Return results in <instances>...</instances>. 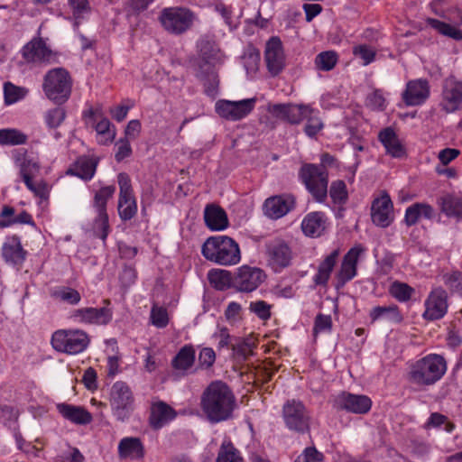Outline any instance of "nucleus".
Listing matches in <instances>:
<instances>
[{
	"label": "nucleus",
	"mask_w": 462,
	"mask_h": 462,
	"mask_svg": "<svg viewBox=\"0 0 462 462\" xmlns=\"http://www.w3.org/2000/svg\"><path fill=\"white\" fill-rule=\"evenodd\" d=\"M334 407L355 414H365L371 410L372 400L364 394L343 392L335 398Z\"/></svg>",
	"instance_id": "obj_18"
},
{
	"label": "nucleus",
	"mask_w": 462,
	"mask_h": 462,
	"mask_svg": "<svg viewBox=\"0 0 462 462\" xmlns=\"http://www.w3.org/2000/svg\"><path fill=\"white\" fill-rule=\"evenodd\" d=\"M198 55L193 62L196 76L205 87L207 95L217 94L219 79L216 67L224 61V54L212 37L202 36L197 42Z\"/></svg>",
	"instance_id": "obj_1"
},
{
	"label": "nucleus",
	"mask_w": 462,
	"mask_h": 462,
	"mask_svg": "<svg viewBox=\"0 0 462 462\" xmlns=\"http://www.w3.org/2000/svg\"><path fill=\"white\" fill-rule=\"evenodd\" d=\"M201 254L207 260L225 266L235 265L241 260L238 244L226 236L208 238L202 245Z\"/></svg>",
	"instance_id": "obj_3"
},
{
	"label": "nucleus",
	"mask_w": 462,
	"mask_h": 462,
	"mask_svg": "<svg viewBox=\"0 0 462 462\" xmlns=\"http://www.w3.org/2000/svg\"><path fill=\"white\" fill-rule=\"evenodd\" d=\"M150 319L153 326L158 328H163L169 324V316L167 310L163 307L152 306L150 314Z\"/></svg>",
	"instance_id": "obj_54"
},
{
	"label": "nucleus",
	"mask_w": 462,
	"mask_h": 462,
	"mask_svg": "<svg viewBox=\"0 0 462 462\" xmlns=\"http://www.w3.org/2000/svg\"><path fill=\"white\" fill-rule=\"evenodd\" d=\"M427 23L429 25L445 36L450 37L457 41L462 40V31L455 26L434 18H429Z\"/></svg>",
	"instance_id": "obj_46"
},
{
	"label": "nucleus",
	"mask_w": 462,
	"mask_h": 462,
	"mask_svg": "<svg viewBox=\"0 0 462 462\" xmlns=\"http://www.w3.org/2000/svg\"><path fill=\"white\" fill-rule=\"evenodd\" d=\"M51 343L58 352L77 355L87 349L90 338L81 329H60L52 334Z\"/></svg>",
	"instance_id": "obj_7"
},
{
	"label": "nucleus",
	"mask_w": 462,
	"mask_h": 462,
	"mask_svg": "<svg viewBox=\"0 0 462 462\" xmlns=\"http://www.w3.org/2000/svg\"><path fill=\"white\" fill-rule=\"evenodd\" d=\"M299 177L317 202L322 203L327 199L328 173L324 164L304 163Z\"/></svg>",
	"instance_id": "obj_5"
},
{
	"label": "nucleus",
	"mask_w": 462,
	"mask_h": 462,
	"mask_svg": "<svg viewBox=\"0 0 462 462\" xmlns=\"http://www.w3.org/2000/svg\"><path fill=\"white\" fill-rule=\"evenodd\" d=\"M195 362V349L191 345L182 346L171 361V365L176 370L186 371Z\"/></svg>",
	"instance_id": "obj_41"
},
{
	"label": "nucleus",
	"mask_w": 462,
	"mask_h": 462,
	"mask_svg": "<svg viewBox=\"0 0 462 462\" xmlns=\"http://www.w3.org/2000/svg\"><path fill=\"white\" fill-rule=\"evenodd\" d=\"M233 289L240 292L255 291L265 280V273L258 268L243 265L234 273Z\"/></svg>",
	"instance_id": "obj_16"
},
{
	"label": "nucleus",
	"mask_w": 462,
	"mask_h": 462,
	"mask_svg": "<svg viewBox=\"0 0 462 462\" xmlns=\"http://www.w3.org/2000/svg\"><path fill=\"white\" fill-rule=\"evenodd\" d=\"M194 14L182 7H168L162 10L159 21L165 31L171 34H182L194 21Z\"/></svg>",
	"instance_id": "obj_9"
},
{
	"label": "nucleus",
	"mask_w": 462,
	"mask_h": 462,
	"mask_svg": "<svg viewBox=\"0 0 462 462\" xmlns=\"http://www.w3.org/2000/svg\"><path fill=\"white\" fill-rule=\"evenodd\" d=\"M71 318L80 323L106 325L112 319V311L106 307L81 308L73 310Z\"/></svg>",
	"instance_id": "obj_22"
},
{
	"label": "nucleus",
	"mask_w": 462,
	"mask_h": 462,
	"mask_svg": "<svg viewBox=\"0 0 462 462\" xmlns=\"http://www.w3.org/2000/svg\"><path fill=\"white\" fill-rule=\"evenodd\" d=\"M15 163L20 169L23 180H26V177L32 179L33 174L36 173L40 168L35 161L27 157H23V160L17 157Z\"/></svg>",
	"instance_id": "obj_52"
},
{
	"label": "nucleus",
	"mask_w": 462,
	"mask_h": 462,
	"mask_svg": "<svg viewBox=\"0 0 462 462\" xmlns=\"http://www.w3.org/2000/svg\"><path fill=\"white\" fill-rule=\"evenodd\" d=\"M117 181L119 185L118 213L122 220H130L137 212L131 179L127 173L121 172L117 175Z\"/></svg>",
	"instance_id": "obj_15"
},
{
	"label": "nucleus",
	"mask_w": 462,
	"mask_h": 462,
	"mask_svg": "<svg viewBox=\"0 0 462 462\" xmlns=\"http://www.w3.org/2000/svg\"><path fill=\"white\" fill-rule=\"evenodd\" d=\"M26 255L27 252L23 249L18 236L14 235L5 238L2 245V257L5 263L20 265L25 261Z\"/></svg>",
	"instance_id": "obj_27"
},
{
	"label": "nucleus",
	"mask_w": 462,
	"mask_h": 462,
	"mask_svg": "<svg viewBox=\"0 0 462 462\" xmlns=\"http://www.w3.org/2000/svg\"><path fill=\"white\" fill-rule=\"evenodd\" d=\"M353 54L361 59L363 64L366 66L374 60L376 51L367 44H360L353 48Z\"/></svg>",
	"instance_id": "obj_55"
},
{
	"label": "nucleus",
	"mask_w": 462,
	"mask_h": 462,
	"mask_svg": "<svg viewBox=\"0 0 462 462\" xmlns=\"http://www.w3.org/2000/svg\"><path fill=\"white\" fill-rule=\"evenodd\" d=\"M292 196L280 195L267 199L263 204L264 214L273 219L285 216L294 207Z\"/></svg>",
	"instance_id": "obj_26"
},
{
	"label": "nucleus",
	"mask_w": 462,
	"mask_h": 462,
	"mask_svg": "<svg viewBox=\"0 0 462 462\" xmlns=\"http://www.w3.org/2000/svg\"><path fill=\"white\" fill-rule=\"evenodd\" d=\"M304 119L307 120L306 125L304 126V133L309 137H315L319 132H320L324 126L320 117L319 116V112L311 107V112L308 113V115L304 116Z\"/></svg>",
	"instance_id": "obj_47"
},
{
	"label": "nucleus",
	"mask_w": 462,
	"mask_h": 462,
	"mask_svg": "<svg viewBox=\"0 0 462 462\" xmlns=\"http://www.w3.org/2000/svg\"><path fill=\"white\" fill-rule=\"evenodd\" d=\"M200 406L212 423L229 420L236 406V400L231 388L224 382H211L200 398Z\"/></svg>",
	"instance_id": "obj_2"
},
{
	"label": "nucleus",
	"mask_w": 462,
	"mask_h": 462,
	"mask_svg": "<svg viewBox=\"0 0 462 462\" xmlns=\"http://www.w3.org/2000/svg\"><path fill=\"white\" fill-rule=\"evenodd\" d=\"M435 217V209L427 203H414L408 207L405 211L404 222L408 226H414L423 217L432 219Z\"/></svg>",
	"instance_id": "obj_36"
},
{
	"label": "nucleus",
	"mask_w": 462,
	"mask_h": 462,
	"mask_svg": "<svg viewBox=\"0 0 462 462\" xmlns=\"http://www.w3.org/2000/svg\"><path fill=\"white\" fill-rule=\"evenodd\" d=\"M58 411L68 420L79 425H86L92 421V415L85 408L68 403L57 405Z\"/></svg>",
	"instance_id": "obj_33"
},
{
	"label": "nucleus",
	"mask_w": 462,
	"mask_h": 462,
	"mask_svg": "<svg viewBox=\"0 0 462 462\" xmlns=\"http://www.w3.org/2000/svg\"><path fill=\"white\" fill-rule=\"evenodd\" d=\"M369 317L372 323L383 319L397 324L403 320V317L398 306L394 304L389 306H376L370 310Z\"/></svg>",
	"instance_id": "obj_39"
},
{
	"label": "nucleus",
	"mask_w": 462,
	"mask_h": 462,
	"mask_svg": "<svg viewBox=\"0 0 462 462\" xmlns=\"http://www.w3.org/2000/svg\"><path fill=\"white\" fill-rule=\"evenodd\" d=\"M265 254L268 265L280 273L288 267L292 260V250L289 244L281 238H274L265 244Z\"/></svg>",
	"instance_id": "obj_12"
},
{
	"label": "nucleus",
	"mask_w": 462,
	"mask_h": 462,
	"mask_svg": "<svg viewBox=\"0 0 462 462\" xmlns=\"http://www.w3.org/2000/svg\"><path fill=\"white\" fill-rule=\"evenodd\" d=\"M268 112L278 119L288 122L291 125H299L304 120V116L311 112L309 105L273 104L269 105Z\"/></svg>",
	"instance_id": "obj_19"
},
{
	"label": "nucleus",
	"mask_w": 462,
	"mask_h": 462,
	"mask_svg": "<svg viewBox=\"0 0 462 462\" xmlns=\"http://www.w3.org/2000/svg\"><path fill=\"white\" fill-rule=\"evenodd\" d=\"M26 187L34 193L35 196L41 199H47L49 196V189L45 182H33L32 178L26 177V180H23Z\"/></svg>",
	"instance_id": "obj_60"
},
{
	"label": "nucleus",
	"mask_w": 462,
	"mask_h": 462,
	"mask_svg": "<svg viewBox=\"0 0 462 462\" xmlns=\"http://www.w3.org/2000/svg\"><path fill=\"white\" fill-rule=\"evenodd\" d=\"M216 361V353L211 347H204L199 355V364L202 368H210Z\"/></svg>",
	"instance_id": "obj_64"
},
{
	"label": "nucleus",
	"mask_w": 462,
	"mask_h": 462,
	"mask_svg": "<svg viewBox=\"0 0 462 462\" xmlns=\"http://www.w3.org/2000/svg\"><path fill=\"white\" fill-rule=\"evenodd\" d=\"M444 282L454 292L462 293V273L460 272L445 274Z\"/></svg>",
	"instance_id": "obj_61"
},
{
	"label": "nucleus",
	"mask_w": 462,
	"mask_h": 462,
	"mask_svg": "<svg viewBox=\"0 0 462 462\" xmlns=\"http://www.w3.org/2000/svg\"><path fill=\"white\" fill-rule=\"evenodd\" d=\"M393 202L387 194L375 199L371 208L372 221L379 226L386 227L393 221Z\"/></svg>",
	"instance_id": "obj_25"
},
{
	"label": "nucleus",
	"mask_w": 462,
	"mask_h": 462,
	"mask_svg": "<svg viewBox=\"0 0 462 462\" xmlns=\"http://www.w3.org/2000/svg\"><path fill=\"white\" fill-rule=\"evenodd\" d=\"M462 103V82L453 78L447 79L443 85L440 106L447 113L456 111Z\"/></svg>",
	"instance_id": "obj_23"
},
{
	"label": "nucleus",
	"mask_w": 462,
	"mask_h": 462,
	"mask_svg": "<svg viewBox=\"0 0 462 462\" xmlns=\"http://www.w3.org/2000/svg\"><path fill=\"white\" fill-rule=\"evenodd\" d=\"M14 224H27L34 226V221L32 216L25 210L22 211L19 215L9 219H0V227H7Z\"/></svg>",
	"instance_id": "obj_58"
},
{
	"label": "nucleus",
	"mask_w": 462,
	"mask_h": 462,
	"mask_svg": "<svg viewBox=\"0 0 462 462\" xmlns=\"http://www.w3.org/2000/svg\"><path fill=\"white\" fill-rule=\"evenodd\" d=\"M225 318L231 324L239 321L242 319L241 305L236 301L230 302L225 310Z\"/></svg>",
	"instance_id": "obj_62"
},
{
	"label": "nucleus",
	"mask_w": 462,
	"mask_h": 462,
	"mask_svg": "<svg viewBox=\"0 0 462 462\" xmlns=\"http://www.w3.org/2000/svg\"><path fill=\"white\" fill-rule=\"evenodd\" d=\"M365 252V248L357 244L348 250L344 255L340 267L336 273L337 287H343L357 274V263L359 258Z\"/></svg>",
	"instance_id": "obj_17"
},
{
	"label": "nucleus",
	"mask_w": 462,
	"mask_h": 462,
	"mask_svg": "<svg viewBox=\"0 0 462 462\" xmlns=\"http://www.w3.org/2000/svg\"><path fill=\"white\" fill-rule=\"evenodd\" d=\"M339 254L340 250L338 248L335 249L319 263L318 272L313 277V282L316 285H327Z\"/></svg>",
	"instance_id": "obj_35"
},
{
	"label": "nucleus",
	"mask_w": 462,
	"mask_h": 462,
	"mask_svg": "<svg viewBox=\"0 0 462 462\" xmlns=\"http://www.w3.org/2000/svg\"><path fill=\"white\" fill-rule=\"evenodd\" d=\"M109 401L112 413L117 420L129 419L134 409V396L125 382L117 381L112 385Z\"/></svg>",
	"instance_id": "obj_8"
},
{
	"label": "nucleus",
	"mask_w": 462,
	"mask_h": 462,
	"mask_svg": "<svg viewBox=\"0 0 462 462\" xmlns=\"http://www.w3.org/2000/svg\"><path fill=\"white\" fill-rule=\"evenodd\" d=\"M72 80L64 68L50 69L43 78L42 89L45 96L58 105L64 104L70 97Z\"/></svg>",
	"instance_id": "obj_6"
},
{
	"label": "nucleus",
	"mask_w": 462,
	"mask_h": 462,
	"mask_svg": "<svg viewBox=\"0 0 462 462\" xmlns=\"http://www.w3.org/2000/svg\"><path fill=\"white\" fill-rule=\"evenodd\" d=\"M415 293V290L405 282H394L390 287V294L400 302H407Z\"/></svg>",
	"instance_id": "obj_48"
},
{
	"label": "nucleus",
	"mask_w": 462,
	"mask_h": 462,
	"mask_svg": "<svg viewBox=\"0 0 462 462\" xmlns=\"http://www.w3.org/2000/svg\"><path fill=\"white\" fill-rule=\"evenodd\" d=\"M210 284L218 291L233 288L234 274L227 270L212 269L208 273Z\"/></svg>",
	"instance_id": "obj_40"
},
{
	"label": "nucleus",
	"mask_w": 462,
	"mask_h": 462,
	"mask_svg": "<svg viewBox=\"0 0 462 462\" xmlns=\"http://www.w3.org/2000/svg\"><path fill=\"white\" fill-rule=\"evenodd\" d=\"M177 413L173 408L164 402H158L152 405L149 422L152 429L159 430L171 420Z\"/></svg>",
	"instance_id": "obj_30"
},
{
	"label": "nucleus",
	"mask_w": 462,
	"mask_h": 462,
	"mask_svg": "<svg viewBox=\"0 0 462 462\" xmlns=\"http://www.w3.org/2000/svg\"><path fill=\"white\" fill-rule=\"evenodd\" d=\"M86 116L89 117L91 125L97 132V143L103 145L111 143L116 138V132L109 119L103 116L98 118L97 113L92 109L88 110Z\"/></svg>",
	"instance_id": "obj_28"
},
{
	"label": "nucleus",
	"mask_w": 462,
	"mask_h": 462,
	"mask_svg": "<svg viewBox=\"0 0 462 462\" xmlns=\"http://www.w3.org/2000/svg\"><path fill=\"white\" fill-rule=\"evenodd\" d=\"M406 106H415L423 104L430 96V85L426 79H415L407 83L402 93Z\"/></svg>",
	"instance_id": "obj_24"
},
{
	"label": "nucleus",
	"mask_w": 462,
	"mask_h": 462,
	"mask_svg": "<svg viewBox=\"0 0 462 462\" xmlns=\"http://www.w3.org/2000/svg\"><path fill=\"white\" fill-rule=\"evenodd\" d=\"M264 59L267 69L273 77L279 75L283 70L285 56L279 37L273 36L266 42Z\"/></svg>",
	"instance_id": "obj_21"
},
{
	"label": "nucleus",
	"mask_w": 462,
	"mask_h": 462,
	"mask_svg": "<svg viewBox=\"0 0 462 462\" xmlns=\"http://www.w3.org/2000/svg\"><path fill=\"white\" fill-rule=\"evenodd\" d=\"M378 139L383 145L386 153L393 158L401 159L406 156L405 147L393 128L386 127L380 131Z\"/></svg>",
	"instance_id": "obj_29"
},
{
	"label": "nucleus",
	"mask_w": 462,
	"mask_h": 462,
	"mask_svg": "<svg viewBox=\"0 0 462 462\" xmlns=\"http://www.w3.org/2000/svg\"><path fill=\"white\" fill-rule=\"evenodd\" d=\"M282 417L286 427L290 430L304 434L310 429V415L304 404L296 400L284 403Z\"/></svg>",
	"instance_id": "obj_10"
},
{
	"label": "nucleus",
	"mask_w": 462,
	"mask_h": 462,
	"mask_svg": "<svg viewBox=\"0 0 462 462\" xmlns=\"http://www.w3.org/2000/svg\"><path fill=\"white\" fill-rule=\"evenodd\" d=\"M256 98H246L239 101L220 99L216 103L217 115L229 121H238L247 116L254 108Z\"/></svg>",
	"instance_id": "obj_14"
},
{
	"label": "nucleus",
	"mask_w": 462,
	"mask_h": 462,
	"mask_svg": "<svg viewBox=\"0 0 462 462\" xmlns=\"http://www.w3.org/2000/svg\"><path fill=\"white\" fill-rule=\"evenodd\" d=\"M27 135L15 128L0 129L1 145H19L27 142Z\"/></svg>",
	"instance_id": "obj_44"
},
{
	"label": "nucleus",
	"mask_w": 462,
	"mask_h": 462,
	"mask_svg": "<svg viewBox=\"0 0 462 462\" xmlns=\"http://www.w3.org/2000/svg\"><path fill=\"white\" fill-rule=\"evenodd\" d=\"M448 294L442 288H436L430 291L425 300V311L422 317L427 320L442 319L448 311Z\"/></svg>",
	"instance_id": "obj_20"
},
{
	"label": "nucleus",
	"mask_w": 462,
	"mask_h": 462,
	"mask_svg": "<svg viewBox=\"0 0 462 462\" xmlns=\"http://www.w3.org/2000/svg\"><path fill=\"white\" fill-rule=\"evenodd\" d=\"M116 191L114 185H109L101 188L96 192L94 197V208L97 212V217L94 222V229L98 234L102 240H106L109 232L108 215L106 213L107 200L112 198Z\"/></svg>",
	"instance_id": "obj_13"
},
{
	"label": "nucleus",
	"mask_w": 462,
	"mask_h": 462,
	"mask_svg": "<svg viewBox=\"0 0 462 462\" xmlns=\"http://www.w3.org/2000/svg\"><path fill=\"white\" fill-rule=\"evenodd\" d=\"M447 371L443 356L430 354L411 365L409 379L419 385H431L438 382Z\"/></svg>",
	"instance_id": "obj_4"
},
{
	"label": "nucleus",
	"mask_w": 462,
	"mask_h": 462,
	"mask_svg": "<svg viewBox=\"0 0 462 462\" xmlns=\"http://www.w3.org/2000/svg\"><path fill=\"white\" fill-rule=\"evenodd\" d=\"M271 308L272 306L264 300L252 301L249 305V310L262 320H267L271 318Z\"/></svg>",
	"instance_id": "obj_56"
},
{
	"label": "nucleus",
	"mask_w": 462,
	"mask_h": 462,
	"mask_svg": "<svg viewBox=\"0 0 462 462\" xmlns=\"http://www.w3.org/2000/svg\"><path fill=\"white\" fill-rule=\"evenodd\" d=\"M332 329V318L330 315L318 314L315 318L313 333H329Z\"/></svg>",
	"instance_id": "obj_57"
},
{
	"label": "nucleus",
	"mask_w": 462,
	"mask_h": 462,
	"mask_svg": "<svg viewBox=\"0 0 462 462\" xmlns=\"http://www.w3.org/2000/svg\"><path fill=\"white\" fill-rule=\"evenodd\" d=\"M98 161L93 157H79L74 164L68 170V173L78 176L85 180L93 178Z\"/></svg>",
	"instance_id": "obj_37"
},
{
	"label": "nucleus",
	"mask_w": 462,
	"mask_h": 462,
	"mask_svg": "<svg viewBox=\"0 0 462 462\" xmlns=\"http://www.w3.org/2000/svg\"><path fill=\"white\" fill-rule=\"evenodd\" d=\"M52 295L56 299H59L71 305L78 304L81 300L80 293L77 290L70 287L59 288L54 291Z\"/></svg>",
	"instance_id": "obj_51"
},
{
	"label": "nucleus",
	"mask_w": 462,
	"mask_h": 462,
	"mask_svg": "<svg viewBox=\"0 0 462 462\" xmlns=\"http://www.w3.org/2000/svg\"><path fill=\"white\" fill-rule=\"evenodd\" d=\"M216 462H245L239 450L229 440L221 444Z\"/></svg>",
	"instance_id": "obj_43"
},
{
	"label": "nucleus",
	"mask_w": 462,
	"mask_h": 462,
	"mask_svg": "<svg viewBox=\"0 0 462 462\" xmlns=\"http://www.w3.org/2000/svg\"><path fill=\"white\" fill-rule=\"evenodd\" d=\"M28 90L25 88L18 87L12 82H5L4 84V98L5 105L14 104L27 95Z\"/></svg>",
	"instance_id": "obj_45"
},
{
	"label": "nucleus",
	"mask_w": 462,
	"mask_h": 462,
	"mask_svg": "<svg viewBox=\"0 0 462 462\" xmlns=\"http://www.w3.org/2000/svg\"><path fill=\"white\" fill-rule=\"evenodd\" d=\"M337 60L338 56L336 51H322L316 56L315 66L319 70L329 71L334 69Z\"/></svg>",
	"instance_id": "obj_49"
},
{
	"label": "nucleus",
	"mask_w": 462,
	"mask_h": 462,
	"mask_svg": "<svg viewBox=\"0 0 462 462\" xmlns=\"http://www.w3.org/2000/svg\"><path fill=\"white\" fill-rule=\"evenodd\" d=\"M118 455L120 458H129L132 460L143 458L144 448L141 439L134 437L122 439L118 444Z\"/></svg>",
	"instance_id": "obj_34"
},
{
	"label": "nucleus",
	"mask_w": 462,
	"mask_h": 462,
	"mask_svg": "<svg viewBox=\"0 0 462 462\" xmlns=\"http://www.w3.org/2000/svg\"><path fill=\"white\" fill-rule=\"evenodd\" d=\"M329 195L334 203H345L347 199V190L346 183L341 180L333 181L330 185Z\"/></svg>",
	"instance_id": "obj_53"
},
{
	"label": "nucleus",
	"mask_w": 462,
	"mask_h": 462,
	"mask_svg": "<svg viewBox=\"0 0 462 462\" xmlns=\"http://www.w3.org/2000/svg\"><path fill=\"white\" fill-rule=\"evenodd\" d=\"M438 204L448 217L462 221V196L448 193L438 199Z\"/></svg>",
	"instance_id": "obj_32"
},
{
	"label": "nucleus",
	"mask_w": 462,
	"mask_h": 462,
	"mask_svg": "<svg viewBox=\"0 0 462 462\" xmlns=\"http://www.w3.org/2000/svg\"><path fill=\"white\" fill-rule=\"evenodd\" d=\"M204 220L206 226L213 231L224 230L228 226V219L226 211L217 205H208L204 209Z\"/></svg>",
	"instance_id": "obj_31"
},
{
	"label": "nucleus",
	"mask_w": 462,
	"mask_h": 462,
	"mask_svg": "<svg viewBox=\"0 0 462 462\" xmlns=\"http://www.w3.org/2000/svg\"><path fill=\"white\" fill-rule=\"evenodd\" d=\"M66 118V111L63 107L57 106L49 109L44 115V121L51 129L59 127Z\"/></svg>",
	"instance_id": "obj_50"
},
{
	"label": "nucleus",
	"mask_w": 462,
	"mask_h": 462,
	"mask_svg": "<svg viewBox=\"0 0 462 462\" xmlns=\"http://www.w3.org/2000/svg\"><path fill=\"white\" fill-rule=\"evenodd\" d=\"M254 344L248 339L239 340L232 345V350L236 355L246 359L253 352Z\"/></svg>",
	"instance_id": "obj_63"
},
{
	"label": "nucleus",
	"mask_w": 462,
	"mask_h": 462,
	"mask_svg": "<svg viewBox=\"0 0 462 462\" xmlns=\"http://www.w3.org/2000/svg\"><path fill=\"white\" fill-rule=\"evenodd\" d=\"M326 218L321 212H311L308 214L302 223L301 228L305 235L310 236H319L325 230Z\"/></svg>",
	"instance_id": "obj_38"
},
{
	"label": "nucleus",
	"mask_w": 462,
	"mask_h": 462,
	"mask_svg": "<svg viewBox=\"0 0 462 462\" xmlns=\"http://www.w3.org/2000/svg\"><path fill=\"white\" fill-rule=\"evenodd\" d=\"M23 59L29 63L51 65L59 62V54L52 51L42 38H33L22 51Z\"/></svg>",
	"instance_id": "obj_11"
},
{
	"label": "nucleus",
	"mask_w": 462,
	"mask_h": 462,
	"mask_svg": "<svg viewBox=\"0 0 462 462\" xmlns=\"http://www.w3.org/2000/svg\"><path fill=\"white\" fill-rule=\"evenodd\" d=\"M241 61L246 71V74L253 77L259 69L260 63V51L253 45H248L245 48L241 56Z\"/></svg>",
	"instance_id": "obj_42"
},
{
	"label": "nucleus",
	"mask_w": 462,
	"mask_h": 462,
	"mask_svg": "<svg viewBox=\"0 0 462 462\" xmlns=\"http://www.w3.org/2000/svg\"><path fill=\"white\" fill-rule=\"evenodd\" d=\"M324 455L315 447L306 448L294 462H321Z\"/></svg>",
	"instance_id": "obj_59"
}]
</instances>
